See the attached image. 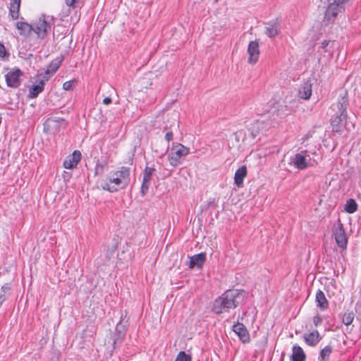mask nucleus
Masks as SVG:
<instances>
[{
  "label": "nucleus",
  "instance_id": "obj_1",
  "mask_svg": "<svg viewBox=\"0 0 361 361\" xmlns=\"http://www.w3.org/2000/svg\"><path fill=\"white\" fill-rule=\"evenodd\" d=\"M245 295L246 293L243 290H228L214 300L212 311L216 314H221L235 309L243 303Z\"/></svg>",
  "mask_w": 361,
  "mask_h": 361
},
{
  "label": "nucleus",
  "instance_id": "obj_2",
  "mask_svg": "<svg viewBox=\"0 0 361 361\" xmlns=\"http://www.w3.org/2000/svg\"><path fill=\"white\" fill-rule=\"evenodd\" d=\"M348 106V98L346 92L339 95L336 103L338 111L336 115L331 118L332 130L336 133H341L346 125L347 108Z\"/></svg>",
  "mask_w": 361,
  "mask_h": 361
},
{
  "label": "nucleus",
  "instance_id": "obj_3",
  "mask_svg": "<svg viewBox=\"0 0 361 361\" xmlns=\"http://www.w3.org/2000/svg\"><path fill=\"white\" fill-rule=\"evenodd\" d=\"M189 152L188 147L180 143L173 142L168 154V160L172 166L176 167L183 163Z\"/></svg>",
  "mask_w": 361,
  "mask_h": 361
},
{
  "label": "nucleus",
  "instance_id": "obj_4",
  "mask_svg": "<svg viewBox=\"0 0 361 361\" xmlns=\"http://www.w3.org/2000/svg\"><path fill=\"white\" fill-rule=\"evenodd\" d=\"M53 18L50 19L46 18L45 15H42L33 25L34 32L39 39H44L48 32L51 30Z\"/></svg>",
  "mask_w": 361,
  "mask_h": 361
},
{
  "label": "nucleus",
  "instance_id": "obj_5",
  "mask_svg": "<svg viewBox=\"0 0 361 361\" xmlns=\"http://www.w3.org/2000/svg\"><path fill=\"white\" fill-rule=\"evenodd\" d=\"M127 186L111 171L109 174V177L106 180H102L101 183V188L104 190H106L110 192H116L121 189H124Z\"/></svg>",
  "mask_w": 361,
  "mask_h": 361
},
{
  "label": "nucleus",
  "instance_id": "obj_6",
  "mask_svg": "<svg viewBox=\"0 0 361 361\" xmlns=\"http://www.w3.org/2000/svg\"><path fill=\"white\" fill-rule=\"evenodd\" d=\"M23 75V71L18 68L11 70L6 75V82L8 87L17 88L20 85V78Z\"/></svg>",
  "mask_w": 361,
  "mask_h": 361
},
{
  "label": "nucleus",
  "instance_id": "obj_7",
  "mask_svg": "<svg viewBox=\"0 0 361 361\" xmlns=\"http://www.w3.org/2000/svg\"><path fill=\"white\" fill-rule=\"evenodd\" d=\"M344 8V6L341 5L338 2H335V0H333V1L329 4L326 10L324 18L328 22L334 20L338 13H341Z\"/></svg>",
  "mask_w": 361,
  "mask_h": 361
},
{
  "label": "nucleus",
  "instance_id": "obj_8",
  "mask_svg": "<svg viewBox=\"0 0 361 361\" xmlns=\"http://www.w3.org/2000/svg\"><path fill=\"white\" fill-rule=\"evenodd\" d=\"M310 155L307 154V150L302 151L300 153H297L294 158L292 159V162L294 166L299 170H304L309 166Z\"/></svg>",
  "mask_w": 361,
  "mask_h": 361
},
{
  "label": "nucleus",
  "instance_id": "obj_9",
  "mask_svg": "<svg viewBox=\"0 0 361 361\" xmlns=\"http://www.w3.org/2000/svg\"><path fill=\"white\" fill-rule=\"evenodd\" d=\"M334 235L337 245L341 249H345L348 245V239L345 235L343 225L339 222L334 231Z\"/></svg>",
  "mask_w": 361,
  "mask_h": 361
},
{
  "label": "nucleus",
  "instance_id": "obj_10",
  "mask_svg": "<svg viewBox=\"0 0 361 361\" xmlns=\"http://www.w3.org/2000/svg\"><path fill=\"white\" fill-rule=\"evenodd\" d=\"M247 52L249 54L248 63L255 64L259 56V43L257 41H251L248 44Z\"/></svg>",
  "mask_w": 361,
  "mask_h": 361
},
{
  "label": "nucleus",
  "instance_id": "obj_11",
  "mask_svg": "<svg viewBox=\"0 0 361 361\" xmlns=\"http://www.w3.org/2000/svg\"><path fill=\"white\" fill-rule=\"evenodd\" d=\"M233 331L238 335L239 339L244 343L250 342V334L242 323L238 322L233 326Z\"/></svg>",
  "mask_w": 361,
  "mask_h": 361
},
{
  "label": "nucleus",
  "instance_id": "obj_12",
  "mask_svg": "<svg viewBox=\"0 0 361 361\" xmlns=\"http://www.w3.org/2000/svg\"><path fill=\"white\" fill-rule=\"evenodd\" d=\"M265 25L264 33L270 38H274L279 34L280 23L277 18L265 23Z\"/></svg>",
  "mask_w": 361,
  "mask_h": 361
},
{
  "label": "nucleus",
  "instance_id": "obj_13",
  "mask_svg": "<svg viewBox=\"0 0 361 361\" xmlns=\"http://www.w3.org/2000/svg\"><path fill=\"white\" fill-rule=\"evenodd\" d=\"M82 154L80 151L75 150L70 156H68L63 161V166L68 169H72L77 166L81 160Z\"/></svg>",
  "mask_w": 361,
  "mask_h": 361
},
{
  "label": "nucleus",
  "instance_id": "obj_14",
  "mask_svg": "<svg viewBox=\"0 0 361 361\" xmlns=\"http://www.w3.org/2000/svg\"><path fill=\"white\" fill-rule=\"evenodd\" d=\"M49 80V76H43V79L38 82V84L32 85L29 90L28 97L31 99L36 98L44 88L45 82Z\"/></svg>",
  "mask_w": 361,
  "mask_h": 361
},
{
  "label": "nucleus",
  "instance_id": "obj_15",
  "mask_svg": "<svg viewBox=\"0 0 361 361\" xmlns=\"http://www.w3.org/2000/svg\"><path fill=\"white\" fill-rule=\"evenodd\" d=\"M113 174L118 178L126 186L130 180V169L126 166H121L117 171H112Z\"/></svg>",
  "mask_w": 361,
  "mask_h": 361
},
{
  "label": "nucleus",
  "instance_id": "obj_16",
  "mask_svg": "<svg viewBox=\"0 0 361 361\" xmlns=\"http://www.w3.org/2000/svg\"><path fill=\"white\" fill-rule=\"evenodd\" d=\"M303 338L306 344L309 346L314 347L322 340V336L317 330H314L309 334H305Z\"/></svg>",
  "mask_w": 361,
  "mask_h": 361
},
{
  "label": "nucleus",
  "instance_id": "obj_17",
  "mask_svg": "<svg viewBox=\"0 0 361 361\" xmlns=\"http://www.w3.org/2000/svg\"><path fill=\"white\" fill-rule=\"evenodd\" d=\"M247 167L245 165L236 170L234 176V183L238 188H243V180L247 176Z\"/></svg>",
  "mask_w": 361,
  "mask_h": 361
},
{
  "label": "nucleus",
  "instance_id": "obj_18",
  "mask_svg": "<svg viewBox=\"0 0 361 361\" xmlns=\"http://www.w3.org/2000/svg\"><path fill=\"white\" fill-rule=\"evenodd\" d=\"M312 85L310 81L304 82L298 90V95L301 99H309L312 95Z\"/></svg>",
  "mask_w": 361,
  "mask_h": 361
},
{
  "label": "nucleus",
  "instance_id": "obj_19",
  "mask_svg": "<svg viewBox=\"0 0 361 361\" xmlns=\"http://www.w3.org/2000/svg\"><path fill=\"white\" fill-rule=\"evenodd\" d=\"M291 361H306V355L303 349L298 345L295 344L292 348V355L290 356Z\"/></svg>",
  "mask_w": 361,
  "mask_h": 361
},
{
  "label": "nucleus",
  "instance_id": "obj_20",
  "mask_svg": "<svg viewBox=\"0 0 361 361\" xmlns=\"http://www.w3.org/2000/svg\"><path fill=\"white\" fill-rule=\"evenodd\" d=\"M206 261V254L204 252L195 255L190 257V267L194 268L197 267L198 269H201Z\"/></svg>",
  "mask_w": 361,
  "mask_h": 361
},
{
  "label": "nucleus",
  "instance_id": "obj_21",
  "mask_svg": "<svg viewBox=\"0 0 361 361\" xmlns=\"http://www.w3.org/2000/svg\"><path fill=\"white\" fill-rule=\"evenodd\" d=\"M122 318L119 321V322L116 324V338H114L113 347L116 348L117 345H120L123 341L125 336H126V328L125 326H122V330H120L121 322H122Z\"/></svg>",
  "mask_w": 361,
  "mask_h": 361
},
{
  "label": "nucleus",
  "instance_id": "obj_22",
  "mask_svg": "<svg viewBox=\"0 0 361 361\" xmlns=\"http://www.w3.org/2000/svg\"><path fill=\"white\" fill-rule=\"evenodd\" d=\"M315 301L317 304V307L322 310H325L329 307V302L324 292L321 290H318L315 295Z\"/></svg>",
  "mask_w": 361,
  "mask_h": 361
},
{
  "label": "nucleus",
  "instance_id": "obj_23",
  "mask_svg": "<svg viewBox=\"0 0 361 361\" xmlns=\"http://www.w3.org/2000/svg\"><path fill=\"white\" fill-rule=\"evenodd\" d=\"M16 28L19 30L20 35L29 36L32 31L34 32L33 25L26 22H17Z\"/></svg>",
  "mask_w": 361,
  "mask_h": 361
},
{
  "label": "nucleus",
  "instance_id": "obj_24",
  "mask_svg": "<svg viewBox=\"0 0 361 361\" xmlns=\"http://www.w3.org/2000/svg\"><path fill=\"white\" fill-rule=\"evenodd\" d=\"M46 124L49 127H53L55 128H59V125H63V128H65L67 126L68 123L66 122V121L65 119H63L62 118L51 117V118H47V120L46 121Z\"/></svg>",
  "mask_w": 361,
  "mask_h": 361
},
{
  "label": "nucleus",
  "instance_id": "obj_25",
  "mask_svg": "<svg viewBox=\"0 0 361 361\" xmlns=\"http://www.w3.org/2000/svg\"><path fill=\"white\" fill-rule=\"evenodd\" d=\"M62 60H56L51 61L47 66L44 76H49V75L54 74L61 65Z\"/></svg>",
  "mask_w": 361,
  "mask_h": 361
},
{
  "label": "nucleus",
  "instance_id": "obj_26",
  "mask_svg": "<svg viewBox=\"0 0 361 361\" xmlns=\"http://www.w3.org/2000/svg\"><path fill=\"white\" fill-rule=\"evenodd\" d=\"M332 352L333 348L331 345H328L325 346L319 353L318 357L319 361H329Z\"/></svg>",
  "mask_w": 361,
  "mask_h": 361
},
{
  "label": "nucleus",
  "instance_id": "obj_27",
  "mask_svg": "<svg viewBox=\"0 0 361 361\" xmlns=\"http://www.w3.org/2000/svg\"><path fill=\"white\" fill-rule=\"evenodd\" d=\"M20 4H14L10 2L9 13L13 20H16L19 17Z\"/></svg>",
  "mask_w": 361,
  "mask_h": 361
},
{
  "label": "nucleus",
  "instance_id": "obj_28",
  "mask_svg": "<svg viewBox=\"0 0 361 361\" xmlns=\"http://www.w3.org/2000/svg\"><path fill=\"white\" fill-rule=\"evenodd\" d=\"M357 209V204L353 199H349L347 200L345 204V210L348 213L353 214Z\"/></svg>",
  "mask_w": 361,
  "mask_h": 361
},
{
  "label": "nucleus",
  "instance_id": "obj_29",
  "mask_svg": "<svg viewBox=\"0 0 361 361\" xmlns=\"http://www.w3.org/2000/svg\"><path fill=\"white\" fill-rule=\"evenodd\" d=\"M156 169L154 167L146 166L143 171V178L147 180H152L153 175L155 173Z\"/></svg>",
  "mask_w": 361,
  "mask_h": 361
},
{
  "label": "nucleus",
  "instance_id": "obj_30",
  "mask_svg": "<svg viewBox=\"0 0 361 361\" xmlns=\"http://www.w3.org/2000/svg\"><path fill=\"white\" fill-rule=\"evenodd\" d=\"M107 162H99V161L97 162L95 169H94V176L102 175L104 171V168L106 166Z\"/></svg>",
  "mask_w": 361,
  "mask_h": 361
},
{
  "label": "nucleus",
  "instance_id": "obj_31",
  "mask_svg": "<svg viewBox=\"0 0 361 361\" xmlns=\"http://www.w3.org/2000/svg\"><path fill=\"white\" fill-rule=\"evenodd\" d=\"M150 184V180H147V179H142V183L140 188V193L142 197L145 196L148 192Z\"/></svg>",
  "mask_w": 361,
  "mask_h": 361
},
{
  "label": "nucleus",
  "instance_id": "obj_32",
  "mask_svg": "<svg viewBox=\"0 0 361 361\" xmlns=\"http://www.w3.org/2000/svg\"><path fill=\"white\" fill-rule=\"evenodd\" d=\"M175 361H192V357L185 351H180L177 355Z\"/></svg>",
  "mask_w": 361,
  "mask_h": 361
},
{
  "label": "nucleus",
  "instance_id": "obj_33",
  "mask_svg": "<svg viewBox=\"0 0 361 361\" xmlns=\"http://www.w3.org/2000/svg\"><path fill=\"white\" fill-rule=\"evenodd\" d=\"M354 319V314L353 312H346L344 314L343 317V323L348 326L352 324L353 321Z\"/></svg>",
  "mask_w": 361,
  "mask_h": 361
},
{
  "label": "nucleus",
  "instance_id": "obj_34",
  "mask_svg": "<svg viewBox=\"0 0 361 361\" xmlns=\"http://www.w3.org/2000/svg\"><path fill=\"white\" fill-rule=\"evenodd\" d=\"M66 4L69 8L75 9L80 6V0H65Z\"/></svg>",
  "mask_w": 361,
  "mask_h": 361
},
{
  "label": "nucleus",
  "instance_id": "obj_35",
  "mask_svg": "<svg viewBox=\"0 0 361 361\" xmlns=\"http://www.w3.org/2000/svg\"><path fill=\"white\" fill-rule=\"evenodd\" d=\"M76 81L75 80L66 81L63 84V89L66 91L73 90V84Z\"/></svg>",
  "mask_w": 361,
  "mask_h": 361
},
{
  "label": "nucleus",
  "instance_id": "obj_36",
  "mask_svg": "<svg viewBox=\"0 0 361 361\" xmlns=\"http://www.w3.org/2000/svg\"><path fill=\"white\" fill-rule=\"evenodd\" d=\"M6 56H8L9 54L7 52L4 45L0 42V57L4 58Z\"/></svg>",
  "mask_w": 361,
  "mask_h": 361
},
{
  "label": "nucleus",
  "instance_id": "obj_37",
  "mask_svg": "<svg viewBox=\"0 0 361 361\" xmlns=\"http://www.w3.org/2000/svg\"><path fill=\"white\" fill-rule=\"evenodd\" d=\"M322 323V318L319 314L314 316L313 324L316 327L319 326Z\"/></svg>",
  "mask_w": 361,
  "mask_h": 361
},
{
  "label": "nucleus",
  "instance_id": "obj_38",
  "mask_svg": "<svg viewBox=\"0 0 361 361\" xmlns=\"http://www.w3.org/2000/svg\"><path fill=\"white\" fill-rule=\"evenodd\" d=\"M11 290V286L9 283H5L1 286V292L6 295V293L9 292Z\"/></svg>",
  "mask_w": 361,
  "mask_h": 361
},
{
  "label": "nucleus",
  "instance_id": "obj_39",
  "mask_svg": "<svg viewBox=\"0 0 361 361\" xmlns=\"http://www.w3.org/2000/svg\"><path fill=\"white\" fill-rule=\"evenodd\" d=\"M165 140L167 141V142H170L173 139V134L171 131H168L166 135H165V137H164Z\"/></svg>",
  "mask_w": 361,
  "mask_h": 361
},
{
  "label": "nucleus",
  "instance_id": "obj_40",
  "mask_svg": "<svg viewBox=\"0 0 361 361\" xmlns=\"http://www.w3.org/2000/svg\"><path fill=\"white\" fill-rule=\"evenodd\" d=\"M351 1L352 0H335V2H338L341 5L345 6V5Z\"/></svg>",
  "mask_w": 361,
  "mask_h": 361
},
{
  "label": "nucleus",
  "instance_id": "obj_41",
  "mask_svg": "<svg viewBox=\"0 0 361 361\" xmlns=\"http://www.w3.org/2000/svg\"><path fill=\"white\" fill-rule=\"evenodd\" d=\"M111 102H112V100H111V97H105V98L103 99V103H104L105 105H109V104H110Z\"/></svg>",
  "mask_w": 361,
  "mask_h": 361
},
{
  "label": "nucleus",
  "instance_id": "obj_42",
  "mask_svg": "<svg viewBox=\"0 0 361 361\" xmlns=\"http://www.w3.org/2000/svg\"><path fill=\"white\" fill-rule=\"evenodd\" d=\"M6 296L5 294L1 293L0 294V307H1L3 302L6 300Z\"/></svg>",
  "mask_w": 361,
  "mask_h": 361
},
{
  "label": "nucleus",
  "instance_id": "obj_43",
  "mask_svg": "<svg viewBox=\"0 0 361 361\" xmlns=\"http://www.w3.org/2000/svg\"><path fill=\"white\" fill-rule=\"evenodd\" d=\"M329 41H327V40H324V41L322 42V46H321V47H322V48H323V49L326 48V47L328 46V44H329Z\"/></svg>",
  "mask_w": 361,
  "mask_h": 361
},
{
  "label": "nucleus",
  "instance_id": "obj_44",
  "mask_svg": "<svg viewBox=\"0 0 361 361\" xmlns=\"http://www.w3.org/2000/svg\"><path fill=\"white\" fill-rule=\"evenodd\" d=\"M11 2L14 4H20V0H11Z\"/></svg>",
  "mask_w": 361,
  "mask_h": 361
},
{
  "label": "nucleus",
  "instance_id": "obj_45",
  "mask_svg": "<svg viewBox=\"0 0 361 361\" xmlns=\"http://www.w3.org/2000/svg\"><path fill=\"white\" fill-rule=\"evenodd\" d=\"M122 326H124L123 325H122V322H121V325H120V330H122Z\"/></svg>",
  "mask_w": 361,
  "mask_h": 361
},
{
  "label": "nucleus",
  "instance_id": "obj_46",
  "mask_svg": "<svg viewBox=\"0 0 361 361\" xmlns=\"http://www.w3.org/2000/svg\"><path fill=\"white\" fill-rule=\"evenodd\" d=\"M216 1H218V0H215Z\"/></svg>",
  "mask_w": 361,
  "mask_h": 361
}]
</instances>
